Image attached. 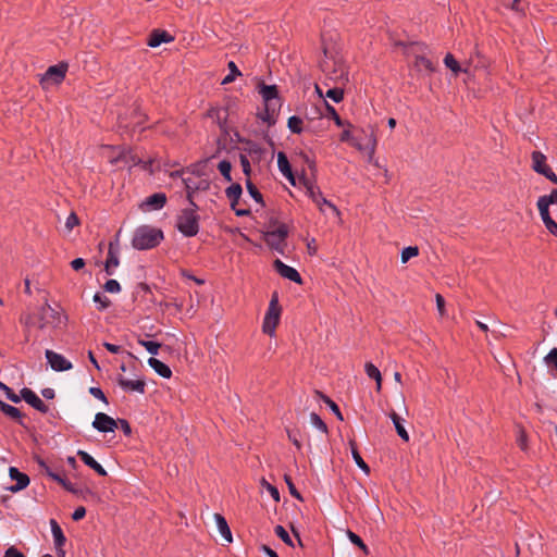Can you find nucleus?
I'll use <instances>...</instances> for the list:
<instances>
[{
	"instance_id": "2eb2a0df",
	"label": "nucleus",
	"mask_w": 557,
	"mask_h": 557,
	"mask_svg": "<svg viewBox=\"0 0 557 557\" xmlns=\"http://www.w3.org/2000/svg\"><path fill=\"white\" fill-rule=\"evenodd\" d=\"M9 476L12 481H15V484L7 487V490L12 493H17L29 485V476L26 473L21 472L16 467L9 468Z\"/></svg>"
},
{
	"instance_id": "774afa93",
	"label": "nucleus",
	"mask_w": 557,
	"mask_h": 557,
	"mask_svg": "<svg viewBox=\"0 0 557 557\" xmlns=\"http://www.w3.org/2000/svg\"><path fill=\"white\" fill-rule=\"evenodd\" d=\"M4 557H26L20 549H17L15 546H10L5 553Z\"/></svg>"
},
{
	"instance_id": "4468645a",
	"label": "nucleus",
	"mask_w": 557,
	"mask_h": 557,
	"mask_svg": "<svg viewBox=\"0 0 557 557\" xmlns=\"http://www.w3.org/2000/svg\"><path fill=\"white\" fill-rule=\"evenodd\" d=\"M21 400L23 399L29 406L41 413H47L49 407L37 396V394L28 387H23L20 391Z\"/></svg>"
},
{
	"instance_id": "393cba45",
	"label": "nucleus",
	"mask_w": 557,
	"mask_h": 557,
	"mask_svg": "<svg viewBox=\"0 0 557 557\" xmlns=\"http://www.w3.org/2000/svg\"><path fill=\"white\" fill-rule=\"evenodd\" d=\"M348 445L350 447V451H351V456H352V459L355 460L356 465L366 473V474H369L370 473V467L369 465L363 460V458L361 457L359 450H358V445H357V442L354 440V438H350L348 441Z\"/></svg>"
},
{
	"instance_id": "ea45409f",
	"label": "nucleus",
	"mask_w": 557,
	"mask_h": 557,
	"mask_svg": "<svg viewBox=\"0 0 557 557\" xmlns=\"http://www.w3.org/2000/svg\"><path fill=\"white\" fill-rule=\"evenodd\" d=\"M537 209L541 215L542 221L544 222L547 219H550V212H549V203L547 202L546 198L541 196L537 200Z\"/></svg>"
},
{
	"instance_id": "7ed1b4c3",
	"label": "nucleus",
	"mask_w": 557,
	"mask_h": 557,
	"mask_svg": "<svg viewBox=\"0 0 557 557\" xmlns=\"http://www.w3.org/2000/svg\"><path fill=\"white\" fill-rule=\"evenodd\" d=\"M397 46L405 47L406 48L405 53L408 55H413V58H414L413 67L417 71L420 72L423 69V70H425V72L428 74H432L436 71L435 64L430 59L424 57V51L428 48L424 44H421V42L405 44L403 41H399V42H397Z\"/></svg>"
},
{
	"instance_id": "338daca9",
	"label": "nucleus",
	"mask_w": 557,
	"mask_h": 557,
	"mask_svg": "<svg viewBox=\"0 0 557 557\" xmlns=\"http://www.w3.org/2000/svg\"><path fill=\"white\" fill-rule=\"evenodd\" d=\"M86 516V508L84 506H79L77 507L73 513H72V519L74 521H79L82 519H84Z\"/></svg>"
},
{
	"instance_id": "7c9ffc66",
	"label": "nucleus",
	"mask_w": 557,
	"mask_h": 557,
	"mask_svg": "<svg viewBox=\"0 0 557 557\" xmlns=\"http://www.w3.org/2000/svg\"><path fill=\"white\" fill-rule=\"evenodd\" d=\"M314 393H315L317 397L319 399H321L332 410V412L335 414V417L339 421H344L343 413H342L338 405L333 399H331L327 395H325L321 391H315Z\"/></svg>"
},
{
	"instance_id": "20e7f679",
	"label": "nucleus",
	"mask_w": 557,
	"mask_h": 557,
	"mask_svg": "<svg viewBox=\"0 0 557 557\" xmlns=\"http://www.w3.org/2000/svg\"><path fill=\"white\" fill-rule=\"evenodd\" d=\"M176 230L185 237H194L200 230V215L195 209H182L176 216Z\"/></svg>"
},
{
	"instance_id": "cd10ccee",
	"label": "nucleus",
	"mask_w": 557,
	"mask_h": 557,
	"mask_svg": "<svg viewBox=\"0 0 557 557\" xmlns=\"http://www.w3.org/2000/svg\"><path fill=\"white\" fill-rule=\"evenodd\" d=\"M166 203V195L164 193H154L146 198L144 205L151 210H160Z\"/></svg>"
},
{
	"instance_id": "864d4df0",
	"label": "nucleus",
	"mask_w": 557,
	"mask_h": 557,
	"mask_svg": "<svg viewBox=\"0 0 557 557\" xmlns=\"http://www.w3.org/2000/svg\"><path fill=\"white\" fill-rule=\"evenodd\" d=\"M284 481L288 487V491L290 493V495L293 497H295L296 499L298 500H302V496L301 494L298 492V490L296 488L294 482H293V479L289 474H284Z\"/></svg>"
},
{
	"instance_id": "1a4fd4ad",
	"label": "nucleus",
	"mask_w": 557,
	"mask_h": 557,
	"mask_svg": "<svg viewBox=\"0 0 557 557\" xmlns=\"http://www.w3.org/2000/svg\"><path fill=\"white\" fill-rule=\"evenodd\" d=\"M532 158V169L545 176L553 184H557V175L550 169L549 165L546 164V156L541 151H533L531 154Z\"/></svg>"
},
{
	"instance_id": "49530a36",
	"label": "nucleus",
	"mask_w": 557,
	"mask_h": 557,
	"mask_svg": "<svg viewBox=\"0 0 557 557\" xmlns=\"http://www.w3.org/2000/svg\"><path fill=\"white\" fill-rule=\"evenodd\" d=\"M274 533L277 537H280L287 546L294 547V542L292 537L289 536L288 532L285 530V528L281 524H277L274 528Z\"/></svg>"
},
{
	"instance_id": "aec40b11",
	"label": "nucleus",
	"mask_w": 557,
	"mask_h": 557,
	"mask_svg": "<svg viewBox=\"0 0 557 557\" xmlns=\"http://www.w3.org/2000/svg\"><path fill=\"white\" fill-rule=\"evenodd\" d=\"M174 40V37L170 35L169 32L164 29H153L148 38L147 45L149 47L156 48L161 44H168Z\"/></svg>"
},
{
	"instance_id": "dca6fc26",
	"label": "nucleus",
	"mask_w": 557,
	"mask_h": 557,
	"mask_svg": "<svg viewBox=\"0 0 557 557\" xmlns=\"http://www.w3.org/2000/svg\"><path fill=\"white\" fill-rule=\"evenodd\" d=\"M69 64L66 62H60L55 65H51L46 71L42 81H51L53 84H61L65 78Z\"/></svg>"
},
{
	"instance_id": "052dcab7",
	"label": "nucleus",
	"mask_w": 557,
	"mask_h": 557,
	"mask_svg": "<svg viewBox=\"0 0 557 557\" xmlns=\"http://www.w3.org/2000/svg\"><path fill=\"white\" fill-rule=\"evenodd\" d=\"M79 225V219L75 212H71L65 221V227L72 231L74 226Z\"/></svg>"
},
{
	"instance_id": "bf43d9fd",
	"label": "nucleus",
	"mask_w": 557,
	"mask_h": 557,
	"mask_svg": "<svg viewBox=\"0 0 557 557\" xmlns=\"http://www.w3.org/2000/svg\"><path fill=\"white\" fill-rule=\"evenodd\" d=\"M183 184L185 186L186 196L190 195L194 197L195 193L197 191V188H195L196 182L191 180L190 177L183 178Z\"/></svg>"
},
{
	"instance_id": "0e129e2a",
	"label": "nucleus",
	"mask_w": 557,
	"mask_h": 557,
	"mask_svg": "<svg viewBox=\"0 0 557 557\" xmlns=\"http://www.w3.org/2000/svg\"><path fill=\"white\" fill-rule=\"evenodd\" d=\"M263 484L267 487V491L270 493L273 500L280 502V492H278L277 487L268 483L265 480H263Z\"/></svg>"
},
{
	"instance_id": "e433bc0d",
	"label": "nucleus",
	"mask_w": 557,
	"mask_h": 557,
	"mask_svg": "<svg viewBox=\"0 0 557 557\" xmlns=\"http://www.w3.org/2000/svg\"><path fill=\"white\" fill-rule=\"evenodd\" d=\"M304 122L298 115H292L287 120V127L293 134H301Z\"/></svg>"
},
{
	"instance_id": "c756f323",
	"label": "nucleus",
	"mask_w": 557,
	"mask_h": 557,
	"mask_svg": "<svg viewBox=\"0 0 557 557\" xmlns=\"http://www.w3.org/2000/svg\"><path fill=\"white\" fill-rule=\"evenodd\" d=\"M259 94L262 96L263 102L271 101L280 97L278 87L276 85H267L261 82L258 85Z\"/></svg>"
},
{
	"instance_id": "e2e57ef3",
	"label": "nucleus",
	"mask_w": 557,
	"mask_h": 557,
	"mask_svg": "<svg viewBox=\"0 0 557 557\" xmlns=\"http://www.w3.org/2000/svg\"><path fill=\"white\" fill-rule=\"evenodd\" d=\"M62 487L66 492L71 493L73 495H76V496L83 494V490H79V488L75 487V485L73 483H71L67 479L64 480V482L62 484Z\"/></svg>"
},
{
	"instance_id": "a211bd4d",
	"label": "nucleus",
	"mask_w": 557,
	"mask_h": 557,
	"mask_svg": "<svg viewBox=\"0 0 557 557\" xmlns=\"http://www.w3.org/2000/svg\"><path fill=\"white\" fill-rule=\"evenodd\" d=\"M207 116L214 120L220 129L227 135V117H228V110L227 108H211L207 112Z\"/></svg>"
},
{
	"instance_id": "ddd939ff",
	"label": "nucleus",
	"mask_w": 557,
	"mask_h": 557,
	"mask_svg": "<svg viewBox=\"0 0 557 557\" xmlns=\"http://www.w3.org/2000/svg\"><path fill=\"white\" fill-rule=\"evenodd\" d=\"M273 268L282 277L299 285L302 284V277L299 272L295 268L285 264L282 260L275 259Z\"/></svg>"
},
{
	"instance_id": "c85d7f7f",
	"label": "nucleus",
	"mask_w": 557,
	"mask_h": 557,
	"mask_svg": "<svg viewBox=\"0 0 557 557\" xmlns=\"http://www.w3.org/2000/svg\"><path fill=\"white\" fill-rule=\"evenodd\" d=\"M389 418L395 426V430H396V433L397 435L404 441V442H409L410 440V436H409V433L407 432V430L405 429L403 422V418L396 413L395 411H392L389 413Z\"/></svg>"
},
{
	"instance_id": "6e6552de",
	"label": "nucleus",
	"mask_w": 557,
	"mask_h": 557,
	"mask_svg": "<svg viewBox=\"0 0 557 557\" xmlns=\"http://www.w3.org/2000/svg\"><path fill=\"white\" fill-rule=\"evenodd\" d=\"M63 315L60 311L52 308L49 304H45L39 311V329H45L48 325L58 327L63 320Z\"/></svg>"
},
{
	"instance_id": "bb28decb",
	"label": "nucleus",
	"mask_w": 557,
	"mask_h": 557,
	"mask_svg": "<svg viewBox=\"0 0 557 557\" xmlns=\"http://www.w3.org/2000/svg\"><path fill=\"white\" fill-rule=\"evenodd\" d=\"M243 194V187L239 183H233L225 189V195L230 200L231 209H235Z\"/></svg>"
},
{
	"instance_id": "09e8293b",
	"label": "nucleus",
	"mask_w": 557,
	"mask_h": 557,
	"mask_svg": "<svg viewBox=\"0 0 557 557\" xmlns=\"http://www.w3.org/2000/svg\"><path fill=\"white\" fill-rule=\"evenodd\" d=\"M419 255L418 246H408L401 250V262L407 263L411 258Z\"/></svg>"
},
{
	"instance_id": "2f4dec72",
	"label": "nucleus",
	"mask_w": 557,
	"mask_h": 557,
	"mask_svg": "<svg viewBox=\"0 0 557 557\" xmlns=\"http://www.w3.org/2000/svg\"><path fill=\"white\" fill-rule=\"evenodd\" d=\"M544 363L548 369V373L557 379V348L554 347L549 350V352L544 357Z\"/></svg>"
},
{
	"instance_id": "13d9d810",
	"label": "nucleus",
	"mask_w": 557,
	"mask_h": 557,
	"mask_svg": "<svg viewBox=\"0 0 557 557\" xmlns=\"http://www.w3.org/2000/svg\"><path fill=\"white\" fill-rule=\"evenodd\" d=\"M181 276L187 280L194 281L197 285H203L206 281L203 278H199L195 276L189 270L187 269H181L180 271Z\"/></svg>"
},
{
	"instance_id": "5701e85b",
	"label": "nucleus",
	"mask_w": 557,
	"mask_h": 557,
	"mask_svg": "<svg viewBox=\"0 0 557 557\" xmlns=\"http://www.w3.org/2000/svg\"><path fill=\"white\" fill-rule=\"evenodd\" d=\"M213 517L220 534L227 544H231L233 542V535L226 519L219 512H215Z\"/></svg>"
},
{
	"instance_id": "c9c22d12",
	"label": "nucleus",
	"mask_w": 557,
	"mask_h": 557,
	"mask_svg": "<svg viewBox=\"0 0 557 557\" xmlns=\"http://www.w3.org/2000/svg\"><path fill=\"white\" fill-rule=\"evenodd\" d=\"M444 64L455 74V76H457L460 72H467V70L461 69L460 64L451 53H447L445 55Z\"/></svg>"
},
{
	"instance_id": "423d86ee",
	"label": "nucleus",
	"mask_w": 557,
	"mask_h": 557,
	"mask_svg": "<svg viewBox=\"0 0 557 557\" xmlns=\"http://www.w3.org/2000/svg\"><path fill=\"white\" fill-rule=\"evenodd\" d=\"M288 232V226L285 223H280L275 230L263 233V240L270 249L284 255Z\"/></svg>"
},
{
	"instance_id": "680f3d73",
	"label": "nucleus",
	"mask_w": 557,
	"mask_h": 557,
	"mask_svg": "<svg viewBox=\"0 0 557 557\" xmlns=\"http://www.w3.org/2000/svg\"><path fill=\"white\" fill-rule=\"evenodd\" d=\"M117 421V428L122 430L125 436H131L133 431L129 422L126 419H116Z\"/></svg>"
},
{
	"instance_id": "3c124183",
	"label": "nucleus",
	"mask_w": 557,
	"mask_h": 557,
	"mask_svg": "<svg viewBox=\"0 0 557 557\" xmlns=\"http://www.w3.org/2000/svg\"><path fill=\"white\" fill-rule=\"evenodd\" d=\"M238 143L247 145V148H245V151H247L249 154H258L261 152L260 146L257 143H255L253 140H250L247 138H239Z\"/></svg>"
},
{
	"instance_id": "79ce46f5",
	"label": "nucleus",
	"mask_w": 557,
	"mask_h": 557,
	"mask_svg": "<svg viewBox=\"0 0 557 557\" xmlns=\"http://www.w3.org/2000/svg\"><path fill=\"white\" fill-rule=\"evenodd\" d=\"M339 140L343 143H349L351 146L356 147L359 150H362V146L359 139L351 135L349 129H344L339 136Z\"/></svg>"
},
{
	"instance_id": "39448f33",
	"label": "nucleus",
	"mask_w": 557,
	"mask_h": 557,
	"mask_svg": "<svg viewBox=\"0 0 557 557\" xmlns=\"http://www.w3.org/2000/svg\"><path fill=\"white\" fill-rule=\"evenodd\" d=\"M299 182L301 183V185H304V187L306 188V191H307V195L308 197L317 205L319 206L320 210L322 211V205L329 207L333 212H335L336 214H339V210L337 209V207L331 202L330 200H327L319 186H317L307 175H306V172L302 171L301 174L299 175Z\"/></svg>"
},
{
	"instance_id": "8fccbe9b",
	"label": "nucleus",
	"mask_w": 557,
	"mask_h": 557,
	"mask_svg": "<svg viewBox=\"0 0 557 557\" xmlns=\"http://www.w3.org/2000/svg\"><path fill=\"white\" fill-rule=\"evenodd\" d=\"M325 97L330 98L334 102L338 103V102L343 101V99H344V89L341 87L330 88L326 91Z\"/></svg>"
},
{
	"instance_id": "6e6d98bb",
	"label": "nucleus",
	"mask_w": 557,
	"mask_h": 557,
	"mask_svg": "<svg viewBox=\"0 0 557 557\" xmlns=\"http://www.w3.org/2000/svg\"><path fill=\"white\" fill-rule=\"evenodd\" d=\"M88 392L90 395H92L95 398L99 399L103 404H109L108 397L100 387L91 386Z\"/></svg>"
},
{
	"instance_id": "f704fd0d",
	"label": "nucleus",
	"mask_w": 557,
	"mask_h": 557,
	"mask_svg": "<svg viewBox=\"0 0 557 557\" xmlns=\"http://www.w3.org/2000/svg\"><path fill=\"white\" fill-rule=\"evenodd\" d=\"M246 188L250 197L262 207H265L263 196L250 178L246 180Z\"/></svg>"
},
{
	"instance_id": "5fc2aeb1",
	"label": "nucleus",
	"mask_w": 557,
	"mask_h": 557,
	"mask_svg": "<svg viewBox=\"0 0 557 557\" xmlns=\"http://www.w3.org/2000/svg\"><path fill=\"white\" fill-rule=\"evenodd\" d=\"M103 288L106 292L114 294L121 290V285L116 280L110 278L104 283Z\"/></svg>"
},
{
	"instance_id": "de8ad7c7",
	"label": "nucleus",
	"mask_w": 557,
	"mask_h": 557,
	"mask_svg": "<svg viewBox=\"0 0 557 557\" xmlns=\"http://www.w3.org/2000/svg\"><path fill=\"white\" fill-rule=\"evenodd\" d=\"M310 421L314 428L321 431L324 434L329 433V428L326 423L321 419V417L317 412L310 413Z\"/></svg>"
},
{
	"instance_id": "9d476101",
	"label": "nucleus",
	"mask_w": 557,
	"mask_h": 557,
	"mask_svg": "<svg viewBox=\"0 0 557 557\" xmlns=\"http://www.w3.org/2000/svg\"><path fill=\"white\" fill-rule=\"evenodd\" d=\"M282 107V99L277 97L271 101L264 102V110L257 113V117L262 120L268 126L275 125Z\"/></svg>"
},
{
	"instance_id": "69168bd1",
	"label": "nucleus",
	"mask_w": 557,
	"mask_h": 557,
	"mask_svg": "<svg viewBox=\"0 0 557 557\" xmlns=\"http://www.w3.org/2000/svg\"><path fill=\"white\" fill-rule=\"evenodd\" d=\"M543 223H544L546 230L553 236L557 237V222L553 218H550V219L545 220Z\"/></svg>"
},
{
	"instance_id": "b1692460",
	"label": "nucleus",
	"mask_w": 557,
	"mask_h": 557,
	"mask_svg": "<svg viewBox=\"0 0 557 557\" xmlns=\"http://www.w3.org/2000/svg\"><path fill=\"white\" fill-rule=\"evenodd\" d=\"M50 527H51V532H52V536H53L55 550H61V547H63L66 543V537L63 533V530L61 529V527L54 519L50 520Z\"/></svg>"
},
{
	"instance_id": "a18cd8bd",
	"label": "nucleus",
	"mask_w": 557,
	"mask_h": 557,
	"mask_svg": "<svg viewBox=\"0 0 557 557\" xmlns=\"http://www.w3.org/2000/svg\"><path fill=\"white\" fill-rule=\"evenodd\" d=\"M94 301L98 305L97 306V309L99 311H103L106 310L107 308H109L111 306V300L106 296L103 295L102 293L98 292L94 295Z\"/></svg>"
},
{
	"instance_id": "a19ab883",
	"label": "nucleus",
	"mask_w": 557,
	"mask_h": 557,
	"mask_svg": "<svg viewBox=\"0 0 557 557\" xmlns=\"http://www.w3.org/2000/svg\"><path fill=\"white\" fill-rule=\"evenodd\" d=\"M347 535H348L349 541L354 545L358 546L363 552L364 555H369L370 554V550H369L368 546L364 544L363 540L358 534H356L355 532L348 530L347 531Z\"/></svg>"
},
{
	"instance_id": "58836bf2",
	"label": "nucleus",
	"mask_w": 557,
	"mask_h": 557,
	"mask_svg": "<svg viewBox=\"0 0 557 557\" xmlns=\"http://www.w3.org/2000/svg\"><path fill=\"white\" fill-rule=\"evenodd\" d=\"M227 67L230 73L223 78L222 85L230 84L236 79V77L242 75V72L238 70L237 65L234 61H230L227 63Z\"/></svg>"
},
{
	"instance_id": "603ef678",
	"label": "nucleus",
	"mask_w": 557,
	"mask_h": 557,
	"mask_svg": "<svg viewBox=\"0 0 557 557\" xmlns=\"http://www.w3.org/2000/svg\"><path fill=\"white\" fill-rule=\"evenodd\" d=\"M0 389H1V391H3V392L5 393V396H7V398H8L10 401H12V403H14V404H18V403H21V397H20V395L15 394V393H14V391H13L11 387H9L8 385H5V384H4V383H2L1 381H0Z\"/></svg>"
},
{
	"instance_id": "c03bdc74",
	"label": "nucleus",
	"mask_w": 557,
	"mask_h": 557,
	"mask_svg": "<svg viewBox=\"0 0 557 557\" xmlns=\"http://www.w3.org/2000/svg\"><path fill=\"white\" fill-rule=\"evenodd\" d=\"M138 344L146 348V350L152 355L156 356L159 354V349L161 348V344L154 341H145V339H138Z\"/></svg>"
},
{
	"instance_id": "4c0bfd02",
	"label": "nucleus",
	"mask_w": 557,
	"mask_h": 557,
	"mask_svg": "<svg viewBox=\"0 0 557 557\" xmlns=\"http://www.w3.org/2000/svg\"><path fill=\"white\" fill-rule=\"evenodd\" d=\"M277 166L283 175L286 173L288 174L293 171L290 162H289L286 153L283 151H280L277 153Z\"/></svg>"
},
{
	"instance_id": "37998d69",
	"label": "nucleus",
	"mask_w": 557,
	"mask_h": 557,
	"mask_svg": "<svg viewBox=\"0 0 557 557\" xmlns=\"http://www.w3.org/2000/svg\"><path fill=\"white\" fill-rule=\"evenodd\" d=\"M218 170L226 182H232V163L228 160H222L218 164Z\"/></svg>"
},
{
	"instance_id": "6ab92c4d",
	"label": "nucleus",
	"mask_w": 557,
	"mask_h": 557,
	"mask_svg": "<svg viewBox=\"0 0 557 557\" xmlns=\"http://www.w3.org/2000/svg\"><path fill=\"white\" fill-rule=\"evenodd\" d=\"M117 253H119V245L111 242L109 244L108 256H107V260L104 262V271L108 275H113V273H114L113 268H115L120 264V259H119Z\"/></svg>"
},
{
	"instance_id": "473e14b6",
	"label": "nucleus",
	"mask_w": 557,
	"mask_h": 557,
	"mask_svg": "<svg viewBox=\"0 0 557 557\" xmlns=\"http://www.w3.org/2000/svg\"><path fill=\"white\" fill-rule=\"evenodd\" d=\"M324 106L326 110V116L334 121L335 125L338 127H343L345 125L351 127V123L343 120L337 113L336 109L331 106L326 100H324Z\"/></svg>"
},
{
	"instance_id": "f257e3e1",
	"label": "nucleus",
	"mask_w": 557,
	"mask_h": 557,
	"mask_svg": "<svg viewBox=\"0 0 557 557\" xmlns=\"http://www.w3.org/2000/svg\"><path fill=\"white\" fill-rule=\"evenodd\" d=\"M164 239L161 228L151 225H140L134 231L132 246L136 250H149L158 247Z\"/></svg>"
},
{
	"instance_id": "f3484780",
	"label": "nucleus",
	"mask_w": 557,
	"mask_h": 557,
	"mask_svg": "<svg viewBox=\"0 0 557 557\" xmlns=\"http://www.w3.org/2000/svg\"><path fill=\"white\" fill-rule=\"evenodd\" d=\"M116 383L124 392L127 393L136 392L139 394H145L146 392V382L144 379L129 380L122 374H119L116 377Z\"/></svg>"
},
{
	"instance_id": "9b49d317",
	"label": "nucleus",
	"mask_w": 557,
	"mask_h": 557,
	"mask_svg": "<svg viewBox=\"0 0 557 557\" xmlns=\"http://www.w3.org/2000/svg\"><path fill=\"white\" fill-rule=\"evenodd\" d=\"M91 425L98 432L110 433L117 429V421L104 412H98L96 413Z\"/></svg>"
},
{
	"instance_id": "a878e982",
	"label": "nucleus",
	"mask_w": 557,
	"mask_h": 557,
	"mask_svg": "<svg viewBox=\"0 0 557 557\" xmlns=\"http://www.w3.org/2000/svg\"><path fill=\"white\" fill-rule=\"evenodd\" d=\"M148 364L151 367L157 374H159L161 377L170 379L172 376V370L168 364L162 362L161 360L150 357L148 359Z\"/></svg>"
},
{
	"instance_id": "f03ea898",
	"label": "nucleus",
	"mask_w": 557,
	"mask_h": 557,
	"mask_svg": "<svg viewBox=\"0 0 557 557\" xmlns=\"http://www.w3.org/2000/svg\"><path fill=\"white\" fill-rule=\"evenodd\" d=\"M324 59L320 62V67L330 79L335 81L342 85H346L349 82V72L341 57H330L329 50L323 46Z\"/></svg>"
},
{
	"instance_id": "72a5a7b5",
	"label": "nucleus",
	"mask_w": 557,
	"mask_h": 557,
	"mask_svg": "<svg viewBox=\"0 0 557 557\" xmlns=\"http://www.w3.org/2000/svg\"><path fill=\"white\" fill-rule=\"evenodd\" d=\"M364 372L370 379H373L376 383V391L380 392L382 388V375L376 366L372 362H367L364 364Z\"/></svg>"
},
{
	"instance_id": "0eeeda50",
	"label": "nucleus",
	"mask_w": 557,
	"mask_h": 557,
	"mask_svg": "<svg viewBox=\"0 0 557 557\" xmlns=\"http://www.w3.org/2000/svg\"><path fill=\"white\" fill-rule=\"evenodd\" d=\"M282 307L278 304V295L276 292L272 294L269 302L268 310L265 312L262 331L268 335H273L276 326L280 323Z\"/></svg>"
},
{
	"instance_id": "4d7b16f0",
	"label": "nucleus",
	"mask_w": 557,
	"mask_h": 557,
	"mask_svg": "<svg viewBox=\"0 0 557 557\" xmlns=\"http://www.w3.org/2000/svg\"><path fill=\"white\" fill-rule=\"evenodd\" d=\"M239 162L243 168L244 174L249 178L251 175V165L246 154H239Z\"/></svg>"
},
{
	"instance_id": "4be33fe9",
	"label": "nucleus",
	"mask_w": 557,
	"mask_h": 557,
	"mask_svg": "<svg viewBox=\"0 0 557 557\" xmlns=\"http://www.w3.org/2000/svg\"><path fill=\"white\" fill-rule=\"evenodd\" d=\"M77 456L87 467L92 469L98 475L106 476L108 474L106 469L87 451L78 450Z\"/></svg>"
},
{
	"instance_id": "412c9836",
	"label": "nucleus",
	"mask_w": 557,
	"mask_h": 557,
	"mask_svg": "<svg viewBox=\"0 0 557 557\" xmlns=\"http://www.w3.org/2000/svg\"><path fill=\"white\" fill-rule=\"evenodd\" d=\"M0 411L4 416L15 420L21 426H26L24 423L25 414L18 408L9 405L0 399Z\"/></svg>"
},
{
	"instance_id": "f8f14e48",
	"label": "nucleus",
	"mask_w": 557,
	"mask_h": 557,
	"mask_svg": "<svg viewBox=\"0 0 557 557\" xmlns=\"http://www.w3.org/2000/svg\"><path fill=\"white\" fill-rule=\"evenodd\" d=\"M45 356L51 369L57 372L69 371L73 368L71 361H69L64 356L51 349H47Z\"/></svg>"
}]
</instances>
